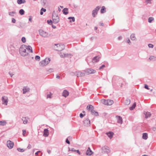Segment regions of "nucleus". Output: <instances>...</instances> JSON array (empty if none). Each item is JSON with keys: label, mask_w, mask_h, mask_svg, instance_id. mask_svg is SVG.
Wrapping results in <instances>:
<instances>
[{"label": "nucleus", "mask_w": 156, "mask_h": 156, "mask_svg": "<svg viewBox=\"0 0 156 156\" xmlns=\"http://www.w3.org/2000/svg\"><path fill=\"white\" fill-rule=\"evenodd\" d=\"M27 45H22L19 49L20 53L21 55L23 56H25L28 55L29 52L27 50Z\"/></svg>", "instance_id": "f257e3e1"}, {"label": "nucleus", "mask_w": 156, "mask_h": 156, "mask_svg": "<svg viewBox=\"0 0 156 156\" xmlns=\"http://www.w3.org/2000/svg\"><path fill=\"white\" fill-rule=\"evenodd\" d=\"M54 48L55 50L60 51L65 48V45L62 44H55Z\"/></svg>", "instance_id": "f03ea898"}, {"label": "nucleus", "mask_w": 156, "mask_h": 156, "mask_svg": "<svg viewBox=\"0 0 156 156\" xmlns=\"http://www.w3.org/2000/svg\"><path fill=\"white\" fill-rule=\"evenodd\" d=\"M39 33L41 36L44 37H48L50 36L48 33L42 29H40L39 30Z\"/></svg>", "instance_id": "7ed1b4c3"}, {"label": "nucleus", "mask_w": 156, "mask_h": 156, "mask_svg": "<svg viewBox=\"0 0 156 156\" xmlns=\"http://www.w3.org/2000/svg\"><path fill=\"white\" fill-rule=\"evenodd\" d=\"M51 59L49 58H46L44 60L41 61L40 62V65L42 66H44L47 65L50 61Z\"/></svg>", "instance_id": "20e7f679"}, {"label": "nucleus", "mask_w": 156, "mask_h": 156, "mask_svg": "<svg viewBox=\"0 0 156 156\" xmlns=\"http://www.w3.org/2000/svg\"><path fill=\"white\" fill-rule=\"evenodd\" d=\"M102 102L105 105H110L113 103V101L110 100L102 99L101 100Z\"/></svg>", "instance_id": "39448f33"}, {"label": "nucleus", "mask_w": 156, "mask_h": 156, "mask_svg": "<svg viewBox=\"0 0 156 156\" xmlns=\"http://www.w3.org/2000/svg\"><path fill=\"white\" fill-rule=\"evenodd\" d=\"M53 19V22L56 24L58 23L59 21V17L58 15H56V14L52 15V16Z\"/></svg>", "instance_id": "423d86ee"}, {"label": "nucleus", "mask_w": 156, "mask_h": 156, "mask_svg": "<svg viewBox=\"0 0 156 156\" xmlns=\"http://www.w3.org/2000/svg\"><path fill=\"white\" fill-rule=\"evenodd\" d=\"M101 7L99 6H97L94 9L92 12V16L94 17H95L98 14V12L101 8Z\"/></svg>", "instance_id": "0eeeda50"}, {"label": "nucleus", "mask_w": 156, "mask_h": 156, "mask_svg": "<svg viewBox=\"0 0 156 156\" xmlns=\"http://www.w3.org/2000/svg\"><path fill=\"white\" fill-rule=\"evenodd\" d=\"M102 150V152L108 154L110 151L109 148L107 146H105L102 147L101 148Z\"/></svg>", "instance_id": "6e6552de"}, {"label": "nucleus", "mask_w": 156, "mask_h": 156, "mask_svg": "<svg viewBox=\"0 0 156 156\" xmlns=\"http://www.w3.org/2000/svg\"><path fill=\"white\" fill-rule=\"evenodd\" d=\"M16 65V62L13 61H9L8 63V67L10 69L14 68Z\"/></svg>", "instance_id": "1a4fd4ad"}, {"label": "nucleus", "mask_w": 156, "mask_h": 156, "mask_svg": "<svg viewBox=\"0 0 156 156\" xmlns=\"http://www.w3.org/2000/svg\"><path fill=\"white\" fill-rule=\"evenodd\" d=\"M2 104L5 105H7L8 102V99L6 96H3L2 97Z\"/></svg>", "instance_id": "9d476101"}, {"label": "nucleus", "mask_w": 156, "mask_h": 156, "mask_svg": "<svg viewBox=\"0 0 156 156\" xmlns=\"http://www.w3.org/2000/svg\"><path fill=\"white\" fill-rule=\"evenodd\" d=\"M84 72L87 74L94 73L96 72V71L92 69H88L85 70Z\"/></svg>", "instance_id": "9b49d317"}, {"label": "nucleus", "mask_w": 156, "mask_h": 156, "mask_svg": "<svg viewBox=\"0 0 156 156\" xmlns=\"http://www.w3.org/2000/svg\"><path fill=\"white\" fill-rule=\"evenodd\" d=\"M13 145V143L10 140H9L7 142V146L9 149H12V148Z\"/></svg>", "instance_id": "f8f14e48"}, {"label": "nucleus", "mask_w": 156, "mask_h": 156, "mask_svg": "<svg viewBox=\"0 0 156 156\" xmlns=\"http://www.w3.org/2000/svg\"><path fill=\"white\" fill-rule=\"evenodd\" d=\"M117 122L118 123L121 124L122 123V119L121 117L120 116L117 115L115 117Z\"/></svg>", "instance_id": "ddd939ff"}, {"label": "nucleus", "mask_w": 156, "mask_h": 156, "mask_svg": "<svg viewBox=\"0 0 156 156\" xmlns=\"http://www.w3.org/2000/svg\"><path fill=\"white\" fill-rule=\"evenodd\" d=\"M83 123L84 126H89L90 125V121L88 119H87L83 121Z\"/></svg>", "instance_id": "4468645a"}, {"label": "nucleus", "mask_w": 156, "mask_h": 156, "mask_svg": "<svg viewBox=\"0 0 156 156\" xmlns=\"http://www.w3.org/2000/svg\"><path fill=\"white\" fill-rule=\"evenodd\" d=\"M76 75L77 77L83 76L85 75L84 72H76Z\"/></svg>", "instance_id": "2eb2a0df"}, {"label": "nucleus", "mask_w": 156, "mask_h": 156, "mask_svg": "<svg viewBox=\"0 0 156 156\" xmlns=\"http://www.w3.org/2000/svg\"><path fill=\"white\" fill-rule=\"evenodd\" d=\"M106 134L107 135L110 139H111L112 138L114 135V133L112 132L109 131V132H107L106 133Z\"/></svg>", "instance_id": "dca6fc26"}, {"label": "nucleus", "mask_w": 156, "mask_h": 156, "mask_svg": "<svg viewBox=\"0 0 156 156\" xmlns=\"http://www.w3.org/2000/svg\"><path fill=\"white\" fill-rule=\"evenodd\" d=\"M93 153V152L92 151L90 147H89L86 152V155L90 156L92 155Z\"/></svg>", "instance_id": "f3484780"}, {"label": "nucleus", "mask_w": 156, "mask_h": 156, "mask_svg": "<svg viewBox=\"0 0 156 156\" xmlns=\"http://www.w3.org/2000/svg\"><path fill=\"white\" fill-rule=\"evenodd\" d=\"M43 135L45 137H47L48 136L49 132L48 129H44Z\"/></svg>", "instance_id": "a211bd4d"}, {"label": "nucleus", "mask_w": 156, "mask_h": 156, "mask_svg": "<svg viewBox=\"0 0 156 156\" xmlns=\"http://www.w3.org/2000/svg\"><path fill=\"white\" fill-rule=\"evenodd\" d=\"M144 114L145 115V117L146 119L150 117L151 115V114L150 112H144Z\"/></svg>", "instance_id": "6ab92c4d"}, {"label": "nucleus", "mask_w": 156, "mask_h": 156, "mask_svg": "<svg viewBox=\"0 0 156 156\" xmlns=\"http://www.w3.org/2000/svg\"><path fill=\"white\" fill-rule=\"evenodd\" d=\"M100 58L98 56L94 57L92 61L93 62H97L99 60Z\"/></svg>", "instance_id": "aec40b11"}, {"label": "nucleus", "mask_w": 156, "mask_h": 156, "mask_svg": "<svg viewBox=\"0 0 156 156\" xmlns=\"http://www.w3.org/2000/svg\"><path fill=\"white\" fill-rule=\"evenodd\" d=\"M71 55L70 54H61L60 55V56L62 58L65 57H71Z\"/></svg>", "instance_id": "412c9836"}, {"label": "nucleus", "mask_w": 156, "mask_h": 156, "mask_svg": "<svg viewBox=\"0 0 156 156\" xmlns=\"http://www.w3.org/2000/svg\"><path fill=\"white\" fill-rule=\"evenodd\" d=\"M30 90V89L27 87H25L23 89V93L25 94L26 92Z\"/></svg>", "instance_id": "4be33fe9"}, {"label": "nucleus", "mask_w": 156, "mask_h": 156, "mask_svg": "<svg viewBox=\"0 0 156 156\" xmlns=\"http://www.w3.org/2000/svg\"><path fill=\"white\" fill-rule=\"evenodd\" d=\"M87 110L89 111H92V110H94V107L91 105H89L87 106Z\"/></svg>", "instance_id": "5701e85b"}, {"label": "nucleus", "mask_w": 156, "mask_h": 156, "mask_svg": "<svg viewBox=\"0 0 156 156\" xmlns=\"http://www.w3.org/2000/svg\"><path fill=\"white\" fill-rule=\"evenodd\" d=\"M69 92L67 90H65L63 92L62 96L65 97H66L69 95Z\"/></svg>", "instance_id": "b1692460"}, {"label": "nucleus", "mask_w": 156, "mask_h": 156, "mask_svg": "<svg viewBox=\"0 0 156 156\" xmlns=\"http://www.w3.org/2000/svg\"><path fill=\"white\" fill-rule=\"evenodd\" d=\"M26 48H27V50L28 51V52L29 51L30 52H33V50L31 46H27V47Z\"/></svg>", "instance_id": "393cba45"}, {"label": "nucleus", "mask_w": 156, "mask_h": 156, "mask_svg": "<svg viewBox=\"0 0 156 156\" xmlns=\"http://www.w3.org/2000/svg\"><path fill=\"white\" fill-rule=\"evenodd\" d=\"M68 9L67 8H65L62 10L63 13L65 15H67L69 12L68 11Z\"/></svg>", "instance_id": "a878e982"}, {"label": "nucleus", "mask_w": 156, "mask_h": 156, "mask_svg": "<svg viewBox=\"0 0 156 156\" xmlns=\"http://www.w3.org/2000/svg\"><path fill=\"white\" fill-rule=\"evenodd\" d=\"M91 114L92 115H94L95 116H97L98 115V112L95 111L94 110L91 111Z\"/></svg>", "instance_id": "bb28decb"}, {"label": "nucleus", "mask_w": 156, "mask_h": 156, "mask_svg": "<svg viewBox=\"0 0 156 156\" xmlns=\"http://www.w3.org/2000/svg\"><path fill=\"white\" fill-rule=\"evenodd\" d=\"M7 123V122L6 121L3 120L0 121V126H5Z\"/></svg>", "instance_id": "cd10ccee"}, {"label": "nucleus", "mask_w": 156, "mask_h": 156, "mask_svg": "<svg viewBox=\"0 0 156 156\" xmlns=\"http://www.w3.org/2000/svg\"><path fill=\"white\" fill-rule=\"evenodd\" d=\"M124 103L126 105H128L130 103V100L129 99L127 98L126 100Z\"/></svg>", "instance_id": "c85d7f7f"}, {"label": "nucleus", "mask_w": 156, "mask_h": 156, "mask_svg": "<svg viewBox=\"0 0 156 156\" xmlns=\"http://www.w3.org/2000/svg\"><path fill=\"white\" fill-rule=\"evenodd\" d=\"M130 38L132 41H134L136 40V38L135 37V35L134 34H131Z\"/></svg>", "instance_id": "c756f323"}, {"label": "nucleus", "mask_w": 156, "mask_h": 156, "mask_svg": "<svg viewBox=\"0 0 156 156\" xmlns=\"http://www.w3.org/2000/svg\"><path fill=\"white\" fill-rule=\"evenodd\" d=\"M147 134L146 133H143L142 136V138L144 140H146L147 139Z\"/></svg>", "instance_id": "7c9ffc66"}, {"label": "nucleus", "mask_w": 156, "mask_h": 156, "mask_svg": "<svg viewBox=\"0 0 156 156\" xmlns=\"http://www.w3.org/2000/svg\"><path fill=\"white\" fill-rule=\"evenodd\" d=\"M106 12V8L104 6H103L101 10V13H103L105 12Z\"/></svg>", "instance_id": "2f4dec72"}, {"label": "nucleus", "mask_w": 156, "mask_h": 156, "mask_svg": "<svg viewBox=\"0 0 156 156\" xmlns=\"http://www.w3.org/2000/svg\"><path fill=\"white\" fill-rule=\"evenodd\" d=\"M150 60L155 61L156 60V57L154 56H151L149 58Z\"/></svg>", "instance_id": "473e14b6"}, {"label": "nucleus", "mask_w": 156, "mask_h": 156, "mask_svg": "<svg viewBox=\"0 0 156 156\" xmlns=\"http://www.w3.org/2000/svg\"><path fill=\"white\" fill-rule=\"evenodd\" d=\"M26 1L25 0H18L17 1V3L19 4H21L22 3H25Z\"/></svg>", "instance_id": "72a5a7b5"}, {"label": "nucleus", "mask_w": 156, "mask_h": 156, "mask_svg": "<svg viewBox=\"0 0 156 156\" xmlns=\"http://www.w3.org/2000/svg\"><path fill=\"white\" fill-rule=\"evenodd\" d=\"M136 106V104L135 103H134L132 105V106L129 108V109L130 110H133L135 108Z\"/></svg>", "instance_id": "f704fd0d"}, {"label": "nucleus", "mask_w": 156, "mask_h": 156, "mask_svg": "<svg viewBox=\"0 0 156 156\" xmlns=\"http://www.w3.org/2000/svg\"><path fill=\"white\" fill-rule=\"evenodd\" d=\"M16 14V12L15 11H12L9 12V14L11 16H14V14Z\"/></svg>", "instance_id": "c9c22d12"}, {"label": "nucleus", "mask_w": 156, "mask_h": 156, "mask_svg": "<svg viewBox=\"0 0 156 156\" xmlns=\"http://www.w3.org/2000/svg\"><path fill=\"white\" fill-rule=\"evenodd\" d=\"M22 120L23 121V123L24 124H26L27 123L28 121L27 119L26 118L23 117L22 119Z\"/></svg>", "instance_id": "e433bc0d"}, {"label": "nucleus", "mask_w": 156, "mask_h": 156, "mask_svg": "<svg viewBox=\"0 0 156 156\" xmlns=\"http://www.w3.org/2000/svg\"><path fill=\"white\" fill-rule=\"evenodd\" d=\"M52 95V94L51 92H50L49 93V94H48L47 95V98H51V96Z\"/></svg>", "instance_id": "4c0bfd02"}, {"label": "nucleus", "mask_w": 156, "mask_h": 156, "mask_svg": "<svg viewBox=\"0 0 156 156\" xmlns=\"http://www.w3.org/2000/svg\"><path fill=\"white\" fill-rule=\"evenodd\" d=\"M19 13L21 15L24 14V11L23 9H21L19 11Z\"/></svg>", "instance_id": "58836bf2"}, {"label": "nucleus", "mask_w": 156, "mask_h": 156, "mask_svg": "<svg viewBox=\"0 0 156 156\" xmlns=\"http://www.w3.org/2000/svg\"><path fill=\"white\" fill-rule=\"evenodd\" d=\"M154 20V19L152 17H150L148 19V22L150 23H151L152 22V21H153Z\"/></svg>", "instance_id": "ea45409f"}, {"label": "nucleus", "mask_w": 156, "mask_h": 156, "mask_svg": "<svg viewBox=\"0 0 156 156\" xmlns=\"http://www.w3.org/2000/svg\"><path fill=\"white\" fill-rule=\"evenodd\" d=\"M68 19L69 20H72L73 22H74L75 21V18L74 17H68Z\"/></svg>", "instance_id": "a19ab883"}, {"label": "nucleus", "mask_w": 156, "mask_h": 156, "mask_svg": "<svg viewBox=\"0 0 156 156\" xmlns=\"http://www.w3.org/2000/svg\"><path fill=\"white\" fill-rule=\"evenodd\" d=\"M17 150L19 152H23L24 151H25V150L23 149H21L20 148H18L17 149Z\"/></svg>", "instance_id": "79ce46f5"}, {"label": "nucleus", "mask_w": 156, "mask_h": 156, "mask_svg": "<svg viewBox=\"0 0 156 156\" xmlns=\"http://www.w3.org/2000/svg\"><path fill=\"white\" fill-rule=\"evenodd\" d=\"M47 23L49 25L52 24V22L51 20H48L47 21Z\"/></svg>", "instance_id": "37998d69"}, {"label": "nucleus", "mask_w": 156, "mask_h": 156, "mask_svg": "<svg viewBox=\"0 0 156 156\" xmlns=\"http://www.w3.org/2000/svg\"><path fill=\"white\" fill-rule=\"evenodd\" d=\"M40 57L38 55L36 56L35 57V59L36 60H38V61H39L40 60Z\"/></svg>", "instance_id": "c03bdc74"}, {"label": "nucleus", "mask_w": 156, "mask_h": 156, "mask_svg": "<svg viewBox=\"0 0 156 156\" xmlns=\"http://www.w3.org/2000/svg\"><path fill=\"white\" fill-rule=\"evenodd\" d=\"M152 0H146V2L147 4H151V3Z\"/></svg>", "instance_id": "a18cd8bd"}, {"label": "nucleus", "mask_w": 156, "mask_h": 156, "mask_svg": "<svg viewBox=\"0 0 156 156\" xmlns=\"http://www.w3.org/2000/svg\"><path fill=\"white\" fill-rule=\"evenodd\" d=\"M21 40L23 43H25L26 41V38L24 37H23L22 38Z\"/></svg>", "instance_id": "49530a36"}, {"label": "nucleus", "mask_w": 156, "mask_h": 156, "mask_svg": "<svg viewBox=\"0 0 156 156\" xmlns=\"http://www.w3.org/2000/svg\"><path fill=\"white\" fill-rule=\"evenodd\" d=\"M105 67V66L104 65H102L99 69L101 70L102 69H103Z\"/></svg>", "instance_id": "de8ad7c7"}, {"label": "nucleus", "mask_w": 156, "mask_h": 156, "mask_svg": "<svg viewBox=\"0 0 156 156\" xmlns=\"http://www.w3.org/2000/svg\"><path fill=\"white\" fill-rule=\"evenodd\" d=\"M148 46L150 48H153L154 45L152 44H148Z\"/></svg>", "instance_id": "09e8293b"}, {"label": "nucleus", "mask_w": 156, "mask_h": 156, "mask_svg": "<svg viewBox=\"0 0 156 156\" xmlns=\"http://www.w3.org/2000/svg\"><path fill=\"white\" fill-rule=\"evenodd\" d=\"M16 22V20L14 18H12V23H15Z\"/></svg>", "instance_id": "8fccbe9b"}, {"label": "nucleus", "mask_w": 156, "mask_h": 156, "mask_svg": "<svg viewBox=\"0 0 156 156\" xmlns=\"http://www.w3.org/2000/svg\"><path fill=\"white\" fill-rule=\"evenodd\" d=\"M54 70L53 69H48V71L50 73H52L53 72Z\"/></svg>", "instance_id": "3c124183"}, {"label": "nucleus", "mask_w": 156, "mask_h": 156, "mask_svg": "<svg viewBox=\"0 0 156 156\" xmlns=\"http://www.w3.org/2000/svg\"><path fill=\"white\" fill-rule=\"evenodd\" d=\"M144 88L148 90L150 89V88H148V86L147 85V84H145Z\"/></svg>", "instance_id": "603ef678"}, {"label": "nucleus", "mask_w": 156, "mask_h": 156, "mask_svg": "<svg viewBox=\"0 0 156 156\" xmlns=\"http://www.w3.org/2000/svg\"><path fill=\"white\" fill-rule=\"evenodd\" d=\"M85 115V114H83L82 113H80V116L81 118H83V117Z\"/></svg>", "instance_id": "864d4df0"}, {"label": "nucleus", "mask_w": 156, "mask_h": 156, "mask_svg": "<svg viewBox=\"0 0 156 156\" xmlns=\"http://www.w3.org/2000/svg\"><path fill=\"white\" fill-rule=\"evenodd\" d=\"M75 152H77L80 155L81 154V153L80 152V151L79 150H76Z\"/></svg>", "instance_id": "5fc2aeb1"}, {"label": "nucleus", "mask_w": 156, "mask_h": 156, "mask_svg": "<svg viewBox=\"0 0 156 156\" xmlns=\"http://www.w3.org/2000/svg\"><path fill=\"white\" fill-rule=\"evenodd\" d=\"M66 142L68 144H70V142L68 140V138H67L66 140Z\"/></svg>", "instance_id": "6e6d98bb"}, {"label": "nucleus", "mask_w": 156, "mask_h": 156, "mask_svg": "<svg viewBox=\"0 0 156 156\" xmlns=\"http://www.w3.org/2000/svg\"><path fill=\"white\" fill-rule=\"evenodd\" d=\"M41 10L42 11V12H45L46 11V9H44L43 8H42L41 9Z\"/></svg>", "instance_id": "4d7b16f0"}, {"label": "nucleus", "mask_w": 156, "mask_h": 156, "mask_svg": "<svg viewBox=\"0 0 156 156\" xmlns=\"http://www.w3.org/2000/svg\"><path fill=\"white\" fill-rule=\"evenodd\" d=\"M26 131L25 130H23V134L24 135L26 133Z\"/></svg>", "instance_id": "13d9d810"}, {"label": "nucleus", "mask_w": 156, "mask_h": 156, "mask_svg": "<svg viewBox=\"0 0 156 156\" xmlns=\"http://www.w3.org/2000/svg\"><path fill=\"white\" fill-rule=\"evenodd\" d=\"M31 145L29 144L27 147V148L28 149H30L31 148Z\"/></svg>", "instance_id": "bf43d9fd"}, {"label": "nucleus", "mask_w": 156, "mask_h": 156, "mask_svg": "<svg viewBox=\"0 0 156 156\" xmlns=\"http://www.w3.org/2000/svg\"><path fill=\"white\" fill-rule=\"evenodd\" d=\"M9 74L10 75V76L11 77H12V76L14 75L13 73H11L10 72L9 73Z\"/></svg>", "instance_id": "052dcab7"}, {"label": "nucleus", "mask_w": 156, "mask_h": 156, "mask_svg": "<svg viewBox=\"0 0 156 156\" xmlns=\"http://www.w3.org/2000/svg\"><path fill=\"white\" fill-rule=\"evenodd\" d=\"M29 20L30 22H32V17L31 16H30L29 18Z\"/></svg>", "instance_id": "680f3d73"}, {"label": "nucleus", "mask_w": 156, "mask_h": 156, "mask_svg": "<svg viewBox=\"0 0 156 156\" xmlns=\"http://www.w3.org/2000/svg\"><path fill=\"white\" fill-rule=\"evenodd\" d=\"M152 129L154 131H155L156 130V127H153L152 128Z\"/></svg>", "instance_id": "e2e57ef3"}, {"label": "nucleus", "mask_w": 156, "mask_h": 156, "mask_svg": "<svg viewBox=\"0 0 156 156\" xmlns=\"http://www.w3.org/2000/svg\"><path fill=\"white\" fill-rule=\"evenodd\" d=\"M47 151L48 154H50L51 153V151L50 150H48Z\"/></svg>", "instance_id": "0e129e2a"}, {"label": "nucleus", "mask_w": 156, "mask_h": 156, "mask_svg": "<svg viewBox=\"0 0 156 156\" xmlns=\"http://www.w3.org/2000/svg\"><path fill=\"white\" fill-rule=\"evenodd\" d=\"M56 78H58V79H60V76L58 75H56Z\"/></svg>", "instance_id": "69168bd1"}, {"label": "nucleus", "mask_w": 156, "mask_h": 156, "mask_svg": "<svg viewBox=\"0 0 156 156\" xmlns=\"http://www.w3.org/2000/svg\"><path fill=\"white\" fill-rule=\"evenodd\" d=\"M99 25L101 26H104V24L103 23H100Z\"/></svg>", "instance_id": "338daca9"}, {"label": "nucleus", "mask_w": 156, "mask_h": 156, "mask_svg": "<svg viewBox=\"0 0 156 156\" xmlns=\"http://www.w3.org/2000/svg\"><path fill=\"white\" fill-rule=\"evenodd\" d=\"M127 42L129 44H130V40L129 39H128L127 41Z\"/></svg>", "instance_id": "774afa93"}]
</instances>
